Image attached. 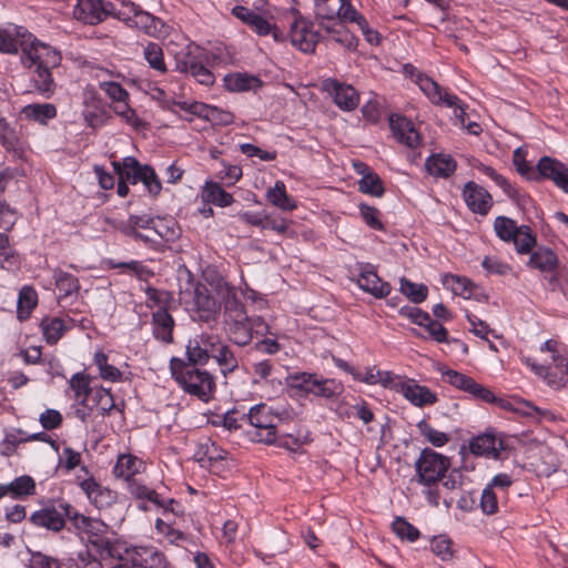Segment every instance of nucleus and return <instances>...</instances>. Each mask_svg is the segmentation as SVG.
Wrapping results in <instances>:
<instances>
[{"mask_svg": "<svg viewBox=\"0 0 568 568\" xmlns=\"http://www.w3.org/2000/svg\"><path fill=\"white\" fill-rule=\"evenodd\" d=\"M224 325L230 341L239 346L248 345L254 335L270 334V326L264 318L250 317L234 293H227L224 300Z\"/></svg>", "mask_w": 568, "mask_h": 568, "instance_id": "1", "label": "nucleus"}, {"mask_svg": "<svg viewBox=\"0 0 568 568\" xmlns=\"http://www.w3.org/2000/svg\"><path fill=\"white\" fill-rule=\"evenodd\" d=\"M170 369L173 378L185 393L196 396L204 403L213 398L215 381L209 372L186 364L184 359L176 357L170 361Z\"/></svg>", "mask_w": 568, "mask_h": 568, "instance_id": "2", "label": "nucleus"}, {"mask_svg": "<svg viewBox=\"0 0 568 568\" xmlns=\"http://www.w3.org/2000/svg\"><path fill=\"white\" fill-rule=\"evenodd\" d=\"M415 82L419 87V89L427 95V98L432 101V103L438 105L444 104L447 108H453L454 115L459 121L460 125L465 124L466 113L462 105V101L458 99L457 95L447 92L433 79L422 73L416 74Z\"/></svg>", "mask_w": 568, "mask_h": 568, "instance_id": "3", "label": "nucleus"}, {"mask_svg": "<svg viewBox=\"0 0 568 568\" xmlns=\"http://www.w3.org/2000/svg\"><path fill=\"white\" fill-rule=\"evenodd\" d=\"M450 466L449 459L430 448L422 450L415 467L419 483L430 486L438 481Z\"/></svg>", "mask_w": 568, "mask_h": 568, "instance_id": "4", "label": "nucleus"}, {"mask_svg": "<svg viewBox=\"0 0 568 568\" xmlns=\"http://www.w3.org/2000/svg\"><path fill=\"white\" fill-rule=\"evenodd\" d=\"M175 69L179 72L190 73L200 84L210 87L214 83V74L203 64L201 50L187 45L185 50L176 53Z\"/></svg>", "mask_w": 568, "mask_h": 568, "instance_id": "5", "label": "nucleus"}, {"mask_svg": "<svg viewBox=\"0 0 568 568\" xmlns=\"http://www.w3.org/2000/svg\"><path fill=\"white\" fill-rule=\"evenodd\" d=\"M124 180L128 183L142 182L153 196L161 192L162 185L154 170L149 165H141L135 158H124Z\"/></svg>", "mask_w": 568, "mask_h": 568, "instance_id": "6", "label": "nucleus"}, {"mask_svg": "<svg viewBox=\"0 0 568 568\" xmlns=\"http://www.w3.org/2000/svg\"><path fill=\"white\" fill-rule=\"evenodd\" d=\"M72 513L74 508L70 504L60 503L58 506L45 507L34 511L30 521L37 527H43L52 531L63 529L65 518L72 523Z\"/></svg>", "mask_w": 568, "mask_h": 568, "instance_id": "7", "label": "nucleus"}, {"mask_svg": "<svg viewBox=\"0 0 568 568\" xmlns=\"http://www.w3.org/2000/svg\"><path fill=\"white\" fill-rule=\"evenodd\" d=\"M293 14L295 16V20L291 24L290 30L292 44L304 53L314 52L315 47L321 39L320 33L312 30L313 22L303 18L298 10L294 9Z\"/></svg>", "mask_w": 568, "mask_h": 568, "instance_id": "8", "label": "nucleus"}, {"mask_svg": "<svg viewBox=\"0 0 568 568\" xmlns=\"http://www.w3.org/2000/svg\"><path fill=\"white\" fill-rule=\"evenodd\" d=\"M250 424L254 427L252 438L267 445L276 442V425L265 405H257L250 409L247 415Z\"/></svg>", "mask_w": 568, "mask_h": 568, "instance_id": "9", "label": "nucleus"}, {"mask_svg": "<svg viewBox=\"0 0 568 568\" xmlns=\"http://www.w3.org/2000/svg\"><path fill=\"white\" fill-rule=\"evenodd\" d=\"M60 52L49 44L33 40L28 48L23 49L22 61L29 68L44 67L55 68L61 63Z\"/></svg>", "mask_w": 568, "mask_h": 568, "instance_id": "10", "label": "nucleus"}, {"mask_svg": "<svg viewBox=\"0 0 568 568\" xmlns=\"http://www.w3.org/2000/svg\"><path fill=\"white\" fill-rule=\"evenodd\" d=\"M112 10L113 2L108 0H78L73 16L78 20L93 26L110 17Z\"/></svg>", "mask_w": 568, "mask_h": 568, "instance_id": "11", "label": "nucleus"}, {"mask_svg": "<svg viewBox=\"0 0 568 568\" xmlns=\"http://www.w3.org/2000/svg\"><path fill=\"white\" fill-rule=\"evenodd\" d=\"M124 8H128L129 11L132 12V23L130 28L140 29L145 34L155 38L168 33L166 24L160 18L142 10L139 4L129 1L124 3Z\"/></svg>", "mask_w": 568, "mask_h": 568, "instance_id": "12", "label": "nucleus"}, {"mask_svg": "<svg viewBox=\"0 0 568 568\" xmlns=\"http://www.w3.org/2000/svg\"><path fill=\"white\" fill-rule=\"evenodd\" d=\"M357 284L364 292H367L377 298L385 297L390 292L389 283L383 282L378 277L375 267L369 263L359 265Z\"/></svg>", "mask_w": 568, "mask_h": 568, "instance_id": "13", "label": "nucleus"}, {"mask_svg": "<svg viewBox=\"0 0 568 568\" xmlns=\"http://www.w3.org/2000/svg\"><path fill=\"white\" fill-rule=\"evenodd\" d=\"M324 85L339 109L344 111H353L357 108L359 97L352 85L344 84L333 79L325 81Z\"/></svg>", "mask_w": 568, "mask_h": 568, "instance_id": "14", "label": "nucleus"}, {"mask_svg": "<svg viewBox=\"0 0 568 568\" xmlns=\"http://www.w3.org/2000/svg\"><path fill=\"white\" fill-rule=\"evenodd\" d=\"M463 196L468 209L480 215H486L493 205L489 192L473 181L465 184Z\"/></svg>", "mask_w": 568, "mask_h": 568, "instance_id": "15", "label": "nucleus"}, {"mask_svg": "<svg viewBox=\"0 0 568 568\" xmlns=\"http://www.w3.org/2000/svg\"><path fill=\"white\" fill-rule=\"evenodd\" d=\"M397 390L414 406L424 407L437 402V396L428 387L418 385L414 379L398 384Z\"/></svg>", "mask_w": 568, "mask_h": 568, "instance_id": "16", "label": "nucleus"}, {"mask_svg": "<svg viewBox=\"0 0 568 568\" xmlns=\"http://www.w3.org/2000/svg\"><path fill=\"white\" fill-rule=\"evenodd\" d=\"M389 125L394 136L408 148H416L420 143V135L413 122L402 115H390Z\"/></svg>", "mask_w": 568, "mask_h": 568, "instance_id": "17", "label": "nucleus"}, {"mask_svg": "<svg viewBox=\"0 0 568 568\" xmlns=\"http://www.w3.org/2000/svg\"><path fill=\"white\" fill-rule=\"evenodd\" d=\"M233 13L236 18L250 26L257 34L266 36L272 31L274 39H280L277 29L273 28L266 19L248 8L236 6L233 9Z\"/></svg>", "mask_w": 568, "mask_h": 568, "instance_id": "18", "label": "nucleus"}, {"mask_svg": "<svg viewBox=\"0 0 568 568\" xmlns=\"http://www.w3.org/2000/svg\"><path fill=\"white\" fill-rule=\"evenodd\" d=\"M132 564L142 568H166L168 560L162 551L153 547H138L132 554Z\"/></svg>", "mask_w": 568, "mask_h": 568, "instance_id": "19", "label": "nucleus"}, {"mask_svg": "<svg viewBox=\"0 0 568 568\" xmlns=\"http://www.w3.org/2000/svg\"><path fill=\"white\" fill-rule=\"evenodd\" d=\"M471 454L478 456L499 458L500 450H503L504 443L498 440L494 435L483 434L475 438L469 444Z\"/></svg>", "mask_w": 568, "mask_h": 568, "instance_id": "20", "label": "nucleus"}, {"mask_svg": "<svg viewBox=\"0 0 568 568\" xmlns=\"http://www.w3.org/2000/svg\"><path fill=\"white\" fill-rule=\"evenodd\" d=\"M474 168L489 176L504 192L515 200L519 205L525 206L530 202V197L526 194H520L503 175L498 174L491 166L485 165L480 162L474 164Z\"/></svg>", "mask_w": 568, "mask_h": 568, "instance_id": "21", "label": "nucleus"}, {"mask_svg": "<svg viewBox=\"0 0 568 568\" xmlns=\"http://www.w3.org/2000/svg\"><path fill=\"white\" fill-rule=\"evenodd\" d=\"M153 334L155 338L171 343L173 339L174 320L166 308L160 307L152 314Z\"/></svg>", "mask_w": 568, "mask_h": 568, "instance_id": "22", "label": "nucleus"}, {"mask_svg": "<svg viewBox=\"0 0 568 568\" xmlns=\"http://www.w3.org/2000/svg\"><path fill=\"white\" fill-rule=\"evenodd\" d=\"M559 264L558 257L555 252L549 247L540 246L534 251L527 263L529 267L537 268L540 272L552 273Z\"/></svg>", "mask_w": 568, "mask_h": 568, "instance_id": "23", "label": "nucleus"}, {"mask_svg": "<svg viewBox=\"0 0 568 568\" xmlns=\"http://www.w3.org/2000/svg\"><path fill=\"white\" fill-rule=\"evenodd\" d=\"M425 168L430 175L446 179L456 170V162L449 155L434 154L426 160Z\"/></svg>", "mask_w": 568, "mask_h": 568, "instance_id": "24", "label": "nucleus"}, {"mask_svg": "<svg viewBox=\"0 0 568 568\" xmlns=\"http://www.w3.org/2000/svg\"><path fill=\"white\" fill-rule=\"evenodd\" d=\"M51 69L52 68L36 67L31 78L34 90L44 98H50L55 92V82Z\"/></svg>", "mask_w": 568, "mask_h": 568, "instance_id": "25", "label": "nucleus"}, {"mask_svg": "<svg viewBox=\"0 0 568 568\" xmlns=\"http://www.w3.org/2000/svg\"><path fill=\"white\" fill-rule=\"evenodd\" d=\"M72 524L77 529H81L89 535L88 540L104 535L108 530V526L103 521L79 514L75 509L72 513Z\"/></svg>", "mask_w": 568, "mask_h": 568, "instance_id": "26", "label": "nucleus"}, {"mask_svg": "<svg viewBox=\"0 0 568 568\" xmlns=\"http://www.w3.org/2000/svg\"><path fill=\"white\" fill-rule=\"evenodd\" d=\"M83 119L88 126L98 128L103 124V108L93 93L85 94Z\"/></svg>", "mask_w": 568, "mask_h": 568, "instance_id": "27", "label": "nucleus"}, {"mask_svg": "<svg viewBox=\"0 0 568 568\" xmlns=\"http://www.w3.org/2000/svg\"><path fill=\"white\" fill-rule=\"evenodd\" d=\"M225 88L232 92L256 90L261 88L262 81L254 75L236 73L224 78Z\"/></svg>", "mask_w": 568, "mask_h": 568, "instance_id": "28", "label": "nucleus"}, {"mask_svg": "<svg viewBox=\"0 0 568 568\" xmlns=\"http://www.w3.org/2000/svg\"><path fill=\"white\" fill-rule=\"evenodd\" d=\"M21 112L28 120L39 122L40 124H47L49 120L57 116V108L51 103L28 104Z\"/></svg>", "mask_w": 568, "mask_h": 568, "instance_id": "29", "label": "nucleus"}, {"mask_svg": "<svg viewBox=\"0 0 568 568\" xmlns=\"http://www.w3.org/2000/svg\"><path fill=\"white\" fill-rule=\"evenodd\" d=\"M203 199L212 203L214 205L225 207L233 203L232 194L224 191L217 183L215 182H206L203 189Z\"/></svg>", "mask_w": 568, "mask_h": 568, "instance_id": "30", "label": "nucleus"}, {"mask_svg": "<svg viewBox=\"0 0 568 568\" xmlns=\"http://www.w3.org/2000/svg\"><path fill=\"white\" fill-rule=\"evenodd\" d=\"M311 386H313L311 394L326 399L337 397L343 393V385L336 379H324L317 376Z\"/></svg>", "mask_w": 568, "mask_h": 568, "instance_id": "31", "label": "nucleus"}, {"mask_svg": "<svg viewBox=\"0 0 568 568\" xmlns=\"http://www.w3.org/2000/svg\"><path fill=\"white\" fill-rule=\"evenodd\" d=\"M142 462L133 455L124 454L119 456L118 462L113 468L116 477H122L129 480L134 474L139 471Z\"/></svg>", "mask_w": 568, "mask_h": 568, "instance_id": "32", "label": "nucleus"}, {"mask_svg": "<svg viewBox=\"0 0 568 568\" xmlns=\"http://www.w3.org/2000/svg\"><path fill=\"white\" fill-rule=\"evenodd\" d=\"M90 383H91L90 376L82 372L75 373L69 381L70 387L74 393V397L83 406L87 405L89 395L92 392Z\"/></svg>", "mask_w": 568, "mask_h": 568, "instance_id": "33", "label": "nucleus"}, {"mask_svg": "<svg viewBox=\"0 0 568 568\" xmlns=\"http://www.w3.org/2000/svg\"><path fill=\"white\" fill-rule=\"evenodd\" d=\"M267 199L283 211H292L296 207L295 202L287 195L282 181H276L274 187L267 191Z\"/></svg>", "mask_w": 568, "mask_h": 568, "instance_id": "34", "label": "nucleus"}, {"mask_svg": "<svg viewBox=\"0 0 568 568\" xmlns=\"http://www.w3.org/2000/svg\"><path fill=\"white\" fill-rule=\"evenodd\" d=\"M101 558H121L119 542L112 540L104 535L97 536L92 540H88Z\"/></svg>", "mask_w": 568, "mask_h": 568, "instance_id": "35", "label": "nucleus"}, {"mask_svg": "<svg viewBox=\"0 0 568 568\" xmlns=\"http://www.w3.org/2000/svg\"><path fill=\"white\" fill-rule=\"evenodd\" d=\"M38 303L37 293L32 287L24 286L20 293L18 298V318L20 321L27 320L32 310L36 307Z\"/></svg>", "mask_w": 568, "mask_h": 568, "instance_id": "36", "label": "nucleus"}, {"mask_svg": "<svg viewBox=\"0 0 568 568\" xmlns=\"http://www.w3.org/2000/svg\"><path fill=\"white\" fill-rule=\"evenodd\" d=\"M195 305L202 321L210 322L215 318L219 305L213 297L197 292L195 296Z\"/></svg>", "mask_w": 568, "mask_h": 568, "instance_id": "37", "label": "nucleus"}, {"mask_svg": "<svg viewBox=\"0 0 568 568\" xmlns=\"http://www.w3.org/2000/svg\"><path fill=\"white\" fill-rule=\"evenodd\" d=\"M143 55L150 68L156 70L161 73H165L168 71L162 48L154 42H149L143 50Z\"/></svg>", "mask_w": 568, "mask_h": 568, "instance_id": "38", "label": "nucleus"}, {"mask_svg": "<svg viewBox=\"0 0 568 568\" xmlns=\"http://www.w3.org/2000/svg\"><path fill=\"white\" fill-rule=\"evenodd\" d=\"M400 292L410 302L419 304L427 298L428 287L424 284H416L407 280L406 277L400 278Z\"/></svg>", "mask_w": 568, "mask_h": 568, "instance_id": "39", "label": "nucleus"}, {"mask_svg": "<svg viewBox=\"0 0 568 568\" xmlns=\"http://www.w3.org/2000/svg\"><path fill=\"white\" fill-rule=\"evenodd\" d=\"M53 277L57 288L62 293L64 297L71 295L72 293H77L80 290L78 278L70 273L55 270Z\"/></svg>", "mask_w": 568, "mask_h": 568, "instance_id": "40", "label": "nucleus"}, {"mask_svg": "<svg viewBox=\"0 0 568 568\" xmlns=\"http://www.w3.org/2000/svg\"><path fill=\"white\" fill-rule=\"evenodd\" d=\"M10 495L13 498L33 495L36 491V481L32 477L24 475L16 478L10 484H7Z\"/></svg>", "mask_w": 568, "mask_h": 568, "instance_id": "41", "label": "nucleus"}, {"mask_svg": "<svg viewBox=\"0 0 568 568\" xmlns=\"http://www.w3.org/2000/svg\"><path fill=\"white\" fill-rule=\"evenodd\" d=\"M358 189L362 193L373 196H382L385 192L381 178L373 171H367L358 182Z\"/></svg>", "mask_w": 568, "mask_h": 568, "instance_id": "42", "label": "nucleus"}, {"mask_svg": "<svg viewBox=\"0 0 568 568\" xmlns=\"http://www.w3.org/2000/svg\"><path fill=\"white\" fill-rule=\"evenodd\" d=\"M213 358L217 362L224 375L237 368V359L231 348L225 344H221L217 347L216 353L213 354Z\"/></svg>", "mask_w": 568, "mask_h": 568, "instance_id": "43", "label": "nucleus"}, {"mask_svg": "<svg viewBox=\"0 0 568 568\" xmlns=\"http://www.w3.org/2000/svg\"><path fill=\"white\" fill-rule=\"evenodd\" d=\"M443 283L446 287L450 288L455 295L468 298L471 293V282L466 277L458 275L447 274L444 276Z\"/></svg>", "mask_w": 568, "mask_h": 568, "instance_id": "44", "label": "nucleus"}, {"mask_svg": "<svg viewBox=\"0 0 568 568\" xmlns=\"http://www.w3.org/2000/svg\"><path fill=\"white\" fill-rule=\"evenodd\" d=\"M511 242H514L518 253L526 254L530 253L531 248L536 245V236L529 226L521 225Z\"/></svg>", "mask_w": 568, "mask_h": 568, "instance_id": "45", "label": "nucleus"}, {"mask_svg": "<svg viewBox=\"0 0 568 568\" xmlns=\"http://www.w3.org/2000/svg\"><path fill=\"white\" fill-rule=\"evenodd\" d=\"M565 166L566 165L558 160L544 156L537 163V171L541 178L549 179L554 182L559 173L564 172Z\"/></svg>", "mask_w": 568, "mask_h": 568, "instance_id": "46", "label": "nucleus"}, {"mask_svg": "<svg viewBox=\"0 0 568 568\" xmlns=\"http://www.w3.org/2000/svg\"><path fill=\"white\" fill-rule=\"evenodd\" d=\"M494 229L500 240L510 242L516 236L520 226H517L516 222L509 217L498 216L495 220Z\"/></svg>", "mask_w": 568, "mask_h": 568, "instance_id": "47", "label": "nucleus"}, {"mask_svg": "<svg viewBox=\"0 0 568 568\" xmlns=\"http://www.w3.org/2000/svg\"><path fill=\"white\" fill-rule=\"evenodd\" d=\"M343 1L344 0H326L315 3V18L328 19V21L337 19L338 12L343 8Z\"/></svg>", "mask_w": 568, "mask_h": 568, "instance_id": "48", "label": "nucleus"}, {"mask_svg": "<svg viewBox=\"0 0 568 568\" xmlns=\"http://www.w3.org/2000/svg\"><path fill=\"white\" fill-rule=\"evenodd\" d=\"M41 326L43 335L50 344L57 343L65 329L63 321L59 317L43 320Z\"/></svg>", "mask_w": 568, "mask_h": 568, "instance_id": "49", "label": "nucleus"}, {"mask_svg": "<svg viewBox=\"0 0 568 568\" xmlns=\"http://www.w3.org/2000/svg\"><path fill=\"white\" fill-rule=\"evenodd\" d=\"M317 375L310 373H298L294 375H290L287 377V385L294 389L304 392L306 394H311L313 390V383H315Z\"/></svg>", "mask_w": 568, "mask_h": 568, "instance_id": "50", "label": "nucleus"}, {"mask_svg": "<svg viewBox=\"0 0 568 568\" xmlns=\"http://www.w3.org/2000/svg\"><path fill=\"white\" fill-rule=\"evenodd\" d=\"M187 362L192 366L204 365L209 362V356L205 349L200 345L197 338L193 337L189 339L186 345Z\"/></svg>", "mask_w": 568, "mask_h": 568, "instance_id": "51", "label": "nucleus"}, {"mask_svg": "<svg viewBox=\"0 0 568 568\" xmlns=\"http://www.w3.org/2000/svg\"><path fill=\"white\" fill-rule=\"evenodd\" d=\"M442 372V376H443V379L450 384L452 386L458 388V389H462L464 392H468L469 388H470V384L473 383V378L463 374V373H459L457 371H454V369H449V368H442L440 369Z\"/></svg>", "mask_w": 568, "mask_h": 568, "instance_id": "52", "label": "nucleus"}, {"mask_svg": "<svg viewBox=\"0 0 568 568\" xmlns=\"http://www.w3.org/2000/svg\"><path fill=\"white\" fill-rule=\"evenodd\" d=\"M393 531L400 538L415 541L419 537V530L403 517H396L392 524Z\"/></svg>", "mask_w": 568, "mask_h": 568, "instance_id": "53", "label": "nucleus"}, {"mask_svg": "<svg viewBox=\"0 0 568 568\" xmlns=\"http://www.w3.org/2000/svg\"><path fill=\"white\" fill-rule=\"evenodd\" d=\"M479 506L486 515H494L498 511V497L491 486H486L483 489Z\"/></svg>", "mask_w": 568, "mask_h": 568, "instance_id": "54", "label": "nucleus"}, {"mask_svg": "<svg viewBox=\"0 0 568 568\" xmlns=\"http://www.w3.org/2000/svg\"><path fill=\"white\" fill-rule=\"evenodd\" d=\"M130 493L138 499H146L158 506H162L160 495L154 490L139 483L130 484Z\"/></svg>", "mask_w": 568, "mask_h": 568, "instance_id": "55", "label": "nucleus"}, {"mask_svg": "<svg viewBox=\"0 0 568 568\" xmlns=\"http://www.w3.org/2000/svg\"><path fill=\"white\" fill-rule=\"evenodd\" d=\"M420 433L427 438V440L436 447H442L448 443L449 437L446 433L433 428L425 422L419 424Z\"/></svg>", "mask_w": 568, "mask_h": 568, "instance_id": "56", "label": "nucleus"}, {"mask_svg": "<svg viewBox=\"0 0 568 568\" xmlns=\"http://www.w3.org/2000/svg\"><path fill=\"white\" fill-rule=\"evenodd\" d=\"M100 88L110 99L118 103L124 102L129 98L126 90L118 82H102Z\"/></svg>", "mask_w": 568, "mask_h": 568, "instance_id": "57", "label": "nucleus"}, {"mask_svg": "<svg viewBox=\"0 0 568 568\" xmlns=\"http://www.w3.org/2000/svg\"><path fill=\"white\" fill-rule=\"evenodd\" d=\"M471 394L475 398L481 399L486 403H498L500 406H504V400L498 399L490 389L486 388L485 386L478 384L477 382L473 381L470 384V388L467 392Z\"/></svg>", "mask_w": 568, "mask_h": 568, "instance_id": "58", "label": "nucleus"}, {"mask_svg": "<svg viewBox=\"0 0 568 568\" xmlns=\"http://www.w3.org/2000/svg\"><path fill=\"white\" fill-rule=\"evenodd\" d=\"M94 400L99 405L102 415H109L113 408H116L113 396L110 389L100 388L94 394Z\"/></svg>", "mask_w": 568, "mask_h": 568, "instance_id": "59", "label": "nucleus"}, {"mask_svg": "<svg viewBox=\"0 0 568 568\" xmlns=\"http://www.w3.org/2000/svg\"><path fill=\"white\" fill-rule=\"evenodd\" d=\"M398 314L403 317L410 320L412 323L417 324L419 326L423 325L424 322L429 320V314L416 306H402L398 310Z\"/></svg>", "mask_w": 568, "mask_h": 568, "instance_id": "60", "label": "nucleus"}, {"mask_svg": "<svg viewBox=\"0 0 568 568\" xmlns=\"http://www.w3.org/2000/svg\"><path fill=\"white\" fill-rule=\"evenodd\" d=\"M28 568H61L58 559L42 552H32Z\"/></svg>", "mask_w": 568, "mask_h": 568, "instance_id": "61", "label": "nucleus"}, {"mask_svg": "<svg viewBox=\"0 0 568 568\" xmlns=\"http://www.w3.org/2000/svg\"><path fill=\"white\" fill-rule=\"evenodd\" d=\"M433 552L442 560H448L453 556L450 540L444 537H435L430 544Z\"/></svg>", "mask_w": 568, "mask_h": 568, "instance_id": "62", "label": "nucleus"}, {"mask_svg": "<svg viewBox=\"0 0 568 568\" xmlns=\"http://www.w3.org/2000/svg\"><path fill=\"white\" fill-rule=\"evenodd\" d=\"M332 39L338 44L345 47L348 50H354L357 47L358 40L354 37L345 26H339V29L332 36Z\"/></svg>", "mask_w": 568, "mask_h": 568, "instance_id": "63", "label": "nucleus"}, {"mask_svg": "<svg viewBox=\"0 0 568 568\" xmlns=\"http://www.w3.org/2000/svg\"><path fill=\"white\" fill-rule=\"evenodd\" d=\"M39 422L44 429L52 430L62 424V415L55 409H45L40 415Z\"/></svg>", "mask_w": 568, "mask_h": 568, "instance_id": "64", "label": "nucleus"}]
</instances>
